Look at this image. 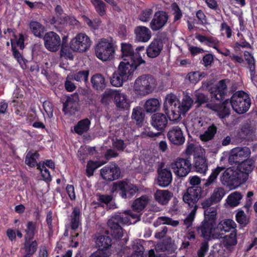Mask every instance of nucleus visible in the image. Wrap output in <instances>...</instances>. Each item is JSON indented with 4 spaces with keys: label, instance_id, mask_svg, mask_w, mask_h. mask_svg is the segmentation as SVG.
<instances>
[{
    "label": "nucleus",
    "instance_id": "f257e3e1",
    "mask_svg": "<svg viewBox=\"0 0 257 257\" xmlns=\"http://www.w3.org/2000/svg\"><path fill=\"white\" fill-rule=\"evenodd\" d=\"M193 102L190 96L186 95L180 102L175 95L171 93L166 96L163 109L170 120H176L191 108Z\"/></svg>",
    "mask_w": 257,
    "mask_h": 257
},
{
    "label": "nucleus",
    "instance_id": "f03ea898",
    "mask_svg": "<svg viewBox=\"0 0 257 257\" xmlns=\"http://www.w3.org/2000/svg\"><path fill=\"white\" fill-rule=\"evenodd\" d=\"M156 86L153 77L149 75H143L136 79L134 91L137 95L144 96L152 93Z\"/></svg>",
    "mask_w": 257,
    "mask_h": 257
},
{
    "label": "nucleus",
    "instance_id": "7ed1b4c3",
    "mask_svg": "<svg viewBox=\"0 0 257 257\" xmlns=\"http://www.w3.org/2000/svg\"><path fill=\"white\" fill-rule=\"evenodd\" d=\"M247 180V175L240 170L234 167L226 169L220 177L222 184L230 186L234 184H240Z\"/></svg>",
    "mask_w": 257,
    "mask_h": 257
},
{
    "label": "nucleus",
    "instance_id": "20e7f679",
    "mask_svg": "<svg viewBox=\"0 0 257 257\" xmlns=\"http://www.w3.org/2000/svg\"><path fill=\"white\" fill-rule=\"evenodd\" d=\"M230 103L236 113L243 114L248 110L250 106V99L247 94L242 91H238L232 95Z\"/></svg>",
    "mask_w": 257,
    "mask_h": 257
},
{
    "label": "nucleus",
    "instance_id": "39448f33",
    "mask_svg": "<svg viewBox=\"0 0 257 257\" xmlns=\"http://www.w3.org/2000/svg\"><path fill=\"white\" fill-rule=\"evenodd\" d=\"M128 216L125 213H119L113 216L108 221V226L111 229V235L116 239H119L123 235L121 225L128 223Z\"/></svg>",
    "mask_w": 257,
    "mask_h": 257
},
{
    "label": "nucleus",
    "instance_id": "423d86ee",
    "mask_svg": "<svg viewBox=\"0 0 257 257\" xmlns=\"http://www.w3.org/2000/svg\"><path fill=\"white\" fill-rule=\"evenodd\" d=\"M202 188L201 187H189L183 195V201L192 209H198L197 203L201 197Z\"/></svg>",
    "mask_w": 257,
    "mask_h": 257
},
{
    "label": "nucleus",
    "instance_id": "0eeeda50",
    "mask_svg": "<svg viewBox=\"0 0 257 257\" xmlns=\"http://www.w3.org/2000/svg\"><path fill=\"white\" fill-rule=\"evenodd\" d=\"M114 52L113 44L106 39H102L97 44L95 53L97 58L103 61L108 60Z\"/></svg>",
    "mask_w": 257,
    "mask_h": 257
},
{
    "label": "nucleus",
    "instance_id": "6e6552de",
    "mask_svg": "<svg viewBox=\"0 0 257 257\" xmlns=\"http://www.w3.org/2000/svg\"><path fill=\"white\" fill-rule=\"evenodd\" d=\"M113 188L119 190L120 196L124 199L131 198L139 190L137 185L125 180L114 183Z\"/></svg>",
    "mask_w": 257,
    "mask_h": 257
},
{
    "label": "nucleus",
    "instance_id": "1a4fd4ad",
    "mask_svg": "<svg viewBox=\"0 0 257 257\" xmlns=\"http://www.w3.org/2000/svg\"><path fill=\"white\" fill-rule=\"evenodd\" d=\"M170 166L175 174L179 177L186 176L191 169V162L188 159L177 158Z\"/></svg>",
    "mask_w": 257,
    "mask_h": 257
},
{
    "label": "nucleus",
    "instance_id": "9d476101",
    "mask_svg": "<svg viewBox=\"0 0 257 257\" xmlns=\"http://www.w3.org/2000/svg\"><path fill=\"white\" fill-rule=\"evenodd\" d=\"M91 45L89 38L85 34L79 33L73 38L70 42V47L75 52L86 51Z\"/></svg>",
    "mask_w": 257,
    "mask_h": 257
},
{
    "label": "nucleus",
    "instance_id": "9b49d317",
    "mask_svg": "<svg viewBox=\"0 0 257 257\" xmlns=\"http://www.w3.org/2000/svg\"><path fill=\"white\" fill-rule=\"evenodd\" d=\"M102 178L108 181H112L119 178L120 175L119 167L115 163H111L100 170Z\"/></svg>",
    "mask_w": 257,
    "mask_h": 257
},
{
    "label": "nucleus",
    "instance_id": "f8f14e48",
    "mask_svg": "<svg viewBox=\"0 0 257 257\" xmlns=\"http://www.w3.org/2000/svg\"><path fill=\"white\" fill-rule=\"evenodd\" d=\"M44 46L49 51L56 52L59 49L61 44L60 36L54 32L46 33L43 37Z\"/></svg>",
    "mask_w": 257,
    "mask_h": 257
},
{
    "label": "nucleus",
    "instance_id": "ddd939ff",
    "mask_svg": "<svg viewBox=\"0 0 257 257\" xmlns=\"http://www.w3.org/2000/svg\"><path fill=\"white\" fill-rule=\"evenodd\" d=\"M230 82L228 79L220 80L214 87L211 88L210 91L211 98H214L218 101L223 100L227 93V86Z\"/></svg>",
    "mask_w": 257,
    "mask_h": 257
},
{
    "label": "nucleus",
    "instance_id": "4468645a",
    "mask_svg": "<svg viewBox=\"0 0 257 257\" xmlns=\"http://www.w3.org/2000/svg\"><path fill=\"white\" fill-rule=\"evenodd\" d=\"M137 63L128 61V59L124 58V61L120 63L117 71L126 80H128L131 78L137 67L141 65Z\"/></svg>",
    "mask_w": 257,
    "mask_h": 257
},
{
    "label": "nucleus",
    "instance_id": "2eb2a0df",
    "mask_svg": "<svg viewBox=\"0 0 257 257\" xmlns=\"http://www.w3.org/2000/svg\"><path fill=\"white\" fill-rule=\"evenodd\" d=\"M122 57L128 59L131 62L138 63V64H141L145 63V61L142 59L140 54L135 53L132 48V46L128 43L121 44Z\"/></svg>",
    "mask_w": 257,
    "mask_h": 257
},
{
    "label": "nucleus",
    "instance_id": "dca6fc26",
    "mask_svg": "<svg viewBox=\"0 0 257 257\" xmlns=\"http://www.w3.org/2000/svg\"><path fill=\"white\" fill-rule=\"evenodd\" d=\"M168 19V14L166 12L159 11L156 12L154 15L150 23V28L153 31H158L165 26Z\"/></svg>",
    "mask_w": 257,
    "mask_h": 257
},
{
    "label": "nucleus",
    "instance_id": "f3484780",
    "mask_svg": "<svg viewBox=\"0 0 257 257\" xmlns=\"http://www.w3.org/2000/svg\"><path fill=\"white\" fill-rule=\"evenodd\" d=\"M157 173V184L159 186L165 187L172 182V174L169 169L163 168L160 166L158 168Z\"/></svg>",
    "mask_w": 257,
    "mask_h": 257
},
{
    "label": "nucleus",
    "instance_id": "a211bd4d",
    "mask_svg": "<svg viewBox=\"0 0 257 257\" xmlns=\"http://www.w3.org/2000/svg\"><path fill=\"white\" fill-rule=\"evenodd\" d=\"M169 141L176 145H181L185 142V137L181 127L173 126L170 128L167 134Z\"/></svg>",
    "mask_w": 257,
    "mask_h": 257
},
{
    "label": "nucleus",
    "instance_id": "6ab92c4d",
    "mask_svg": "<svg viewBox=\"0 0 257 257\" xmlns=\"http://www.w3.org/2000/svg\"><path fill=\"white\" fill-rule=\"evenodd\" d=\"M79 102L78 93H75L68 96L65 102L63 103V110L65 114L72 115L77 110Z\"/></svg>",
    "mask_w": 257,
    "mask_h": 257
},
{
    "label": "nucleus",
    "instance_id": "aec40b11",
    "mask_svg": "<svg viewBox=\"0 0 257 257\" xmlns=\"http://www.w3.org/2000/svg\"><path fill=\"white\" fill-rule=\"evenodd\" d=\"M151 124L156 130L163 131L168 124L166 115L162 113H156L151 116Z\"/></svg>",
    "mask_w": 257,
    "mask_h": 257
},
{
    "label": "nucleus",
    "instance_id": "412c9836",
    "mask_svg": "<svg viewBox=\"0 0 257 257\" xmlns=\"http://www.w3.org/2000/svg\"><path fill=\"white\" fill-rule=\"evenodd\" d=\"M95 244L98 250H102L108 253H111V239L107 235H98L95 236Z\"/></svg>",
    "mask_w": 257,
    "mask_h": 257
},
{
    "label": "nucleus",
    "instance_id": "4be33fe9",
    "mask_svg": "<svg viewBox=\"0 0 257 257\" xmlns=\"http://www.w3.org/2000/svg\"><path fill=\"white\" fill-rule=\"evenodd\" d=\"M227 100H225L221 105L217 103H207L205 107L216 111L218 116L223 118L230 114V108L226 106Z\"/></svg>",
    "mask_w": 257,
    "mask_h": 257
},
{
    "label": "nucleus",
    "instance_id": "5701e85b",
    "mask_svg": "<svg viewBox=\"0 0 257 257\" xmlns=\"http://www.w3.org/2000/svg\"><path fill=\"white\" fill-rule=\"evenodd\" d=\"M237 232L232 231L230 234L222 237L220 233L218 234V238H222V244L225 248L229 251H232L237 243L236 238Z\"/></svg>",
    "mask_w": 257,
    "mask_h": 257
},
{
    "label": "nucleus",
    "instance_id": "b1692460",
    "mask_svg": "<svg viewBox=\"0 0 257 257\" xmlns=\"http://www.w3.org/2000/svg\"><path fill=\"white\" fill-rule=\"evenodd\" d=\"M163 47L162 42L159 39H154L147 49V54L150 58H156L160 54Z\"/></svg>",
    "mask_w": 257,
    "mask_h": 257
},
{
    "label": "nucleus",
    "instance_id": "393cba45",
    "mask_svg": "<svg viewBox=\"0 0 257 257\" xmlns=\"http://www.w3.org/2000/svg\"><path fill=\"white\" fill-rule=\"evenodd\" d=\"M215 225L214 223L203 221L201 225L197 227L196 229L201 236L208 239L210 237L213 230L215 229Z\"/></svg>",
    "mask_w": 257,
    "mask_h": 257
},
{
    "label": "nucleus",
    "instance_id": "a878e982",
    "mask_svg": "<svg viewBox=\"0 0 257 257\" xmlns=\"http://www.w3.org/2000/svg\"><path fill=\"white\" fill-rule=\"evenodd\" d=\"M173 196V194L169 190H157L154 194V197L159 203L166 205Z\"/></svg>",
    "mask_w": 257,
    "mask_h": 257
},
{
    "label": "nucleus",
    "instance_id": "bb28decb",
    "mask_svg": "<svg viewBox=\"0 0 257 257\" xmlns=\"http://www.w3.org/2000/svg\"><path fill=\"white\" fill-rule=\"evenodd\" d=\"M236 224L232 219H226L221 220L217 225V229L220 231L227 232L235 231L237 232L236 229Z\"/></svg>",
    "mask_w": 257,
    "mask_h": 257
},
{
    "label": "nucleus",
    "instance_id": "cd10ccee",
    "mask_svg": "<svg viewBox=\"0 0 257 257\" xmlns=\"http://www.w3.org/2000/svg\"><path fill=\"white\" fill-rule=\"evenodd\" d=\"M135 32L136 35V39L139 41L146 42L151 37V32L146 27H137L135 29Z\"/></svg>",
    "mask_w": 257,
    "mask_h": 257
},
{
    "label": "nucleus",
    "instance_id": "c85d7f7f",
    "mask_svg": "<svg viewBox=\"0 0 257 257\" xmlns=\"http://www.w3.org/2000/svg\"><path fill=\"white\" fill-rule=\"evenodd\" d=\"M92 87L98 91L103 90L106 87V82L104 76L100 74H94L91 78Z\"/></svg>",
    "mask_w": 257,
    "mask_h": 257
},
{
    "label": "nucleus",
    "instance_id": "c756f323",
    "mask_svg": "<svg viewBox=\"0 0 257 257\" xmlns=\"http://www.w3.org/2000/svg\"><path fill=\"white\" fill-rule=\"evenodd\" d=\"M193 167L195 171L200 173H205L208 170V163L206 159L202 156L195 157Z\"/></svg>",
    "mask_w": 257,
    "mask_h": 257
},
{
    "label": "nucleus",
    "instance_id": "7c9ffc66",
    "mask_svg": "<svg viewBox=\"0 0 257 257\" xmlns=\"http://www.w3.org/2000/svg\"><path fill=\"white\" fill-rule=\"evenodd\" d=\"M29 28L33 34L38 38L42 37L44 32L46 31L45 26L36 21L30 22Z\"/></svg>",
    "mask_w": 257,
    "mask_h": 257
},
{
    "label": "nucleus",
    "instance_id": "2f4dec72",
    "mask_svg": "<svg viewBox=\"0 0 257 257\" xmlns=\"http://www.w3.org/2000/svg\"><path fill=\"white\" fill-rule=\"evenodd\" d=\"M244 57L248 64V68L250 72V76L253 81H257V75H255V62L252 55L248 52L245 51Z\"/></svg>",
    "mask_w": 257,
    "mask_h": 257
},
{
    "label": "nucleus",
    "instance_id": "473e14b6",
    "mask_svg": "<svg viewBox=\"0 0 257 257\" xmlns=\"http://www.w3.org/2000/svg\"><path fill=\"white\" fill-rule=\"evenodd\" d=\"M148 201L149 199L147 195L142 196L133 202L132 208L133 210L140 212L145 208Z\"/></svg>",
    "mask_w": 257,
    "mask_h": 257
},
{
    "label": "nucleus",
    "instance_id": "72a5a7b5",
    "mask_svg": "<svg viewBox=\"0 0 257 257\" xmlns=\"http://www.w3.org/2000/svg\"><path fill=\"white\" fill-rule=\"evenodd\" d=\"M217 208L218 206L216 205L215 206L211 207V208L204 210V221L215 224L217 218Z\"/></svg>",
    "mask_w": 257,
    "mask_h": 257
},
{
    "label": "nucleus",
    "instance_id": "f704fd0d",
    "mask_svg": "<svg viewBox=\"0 0 257 257\" xmlns=\"http://www.w3.org/2000/svg\"><path fill=\"white\" fill-rule=\"evenodd\" d=\"M160 103L159 100L155 98L148 99L144 105V108L147 112H154L159 110Z\"/></svg>",
    "mask_w": 257,
    "mask_h": 257
},
{
    "label": "nucleus",
    "instance_id": "c9c22d12",
    "mask_svg": "<svg viewBox=\"0 0 257 257\" xmlns=\"http://www.w3.org/2000/svg\"><path fill=\"white\" fill-rule=\"evenodd\" d=\"M207 129L200 135V139L203 142H208L213 139L217 132V127L214 124L208 126Z\"/></svg>",
    "mask_w": 257,
    "mask_h": 257
},
{
    "label": "nucleus",
    "instance_id": "e433bc0d",
    "mask_svg": "<svg viewBox=\"0 0 257 257\" xmlns=\"http://www.w3.org/2000/svg\"><path fill=\"white\" fill-rule=\"evenodd\" d=\"M37 247L38 243L36 240H25L23 248L26 252L25 255L31 257L36 252Z\"/></svg>",
    "mask_w": 257,
    "mask_h": 257
},
{
    "label": "nucleus",
    "instance_id": "4c0bfd02",
    "mask_svg": "<svg viewBox=\"0 0 257 257\" xmlns=\"http://www.w3.org/2000/svg\"><path fill=\"white\" fill-rule=\"evenodd\" d=\"M233 154L235 155L240 162L248 158L250 155V151L247 147H236L232 149Z\"/></svg>",
    "mask_w": 257,
    "mask_h": 257
},
{
    "label": "nucleus",
    "instance_id": "58836bf2",
    "mask_svg": "<svg viewBox=\"0 0 257 257\" xmlns=\"http://www.w3.org/2000/svg\"><path fill=\"white\" fill-rule=\"evenodd\" d=\"M254 161L251 160H247L241 162L239 164L238 169L241 172L247 175V179H248V174L253 170L254 167Z\"/></svg>",
    "mask_w": 257,
    "mask_h": 257
},
{
    "label": "nucleus",
    "instance_id": "ea45409f",
    "mask_svg": "<svg viewBox=\"0 0 257 257\" xmlns=\"http://www.w3.org/2000/svg\"><path fill=\"white\" fill-rule=\"evenodd\" d=\"M90 124V121L88 119H82L74 127V131L79 135H82L89 130Z\"/></svg>",
    "mask_w": 257,
    "mask_h": 257
},
{
    "label": "nucleus",
    "instance_id": "a19ab883",
    "mask_svg": "<svg viewBox=\"0 0 257 257\" xmlns=\"http://www.w3.org/2000/svg\"><path fill=\"white\" fill-rule=\"evenodd\" d=\"M194 98L195 100V104H196V107L199 108L201 107L203 104L207 103H212L209 102V98L207 95L200 92L198 91H195L194 93Z\"/></svg>",
    "mask_w": 257,
    "mask_h": 257
},
{
    "label": "nucleus",
    "instance_id": "79ce46f5",
    "mask_svg": "<svg viewBox=\"0 0 257 257\" xmlns=\"http://www.w3.org/2000/svg\"><path fill=\"white\" fill-rule=\"evenodd\" d=\"M242 197V196L240 193L238 192H234L230 194L228 196L226 201L227 204L230 207H235L239 204Z\"/></svg>",
    "mask_w": 257,
    "mask_h": 257
},
{
    "label": "nucleus",
    "instance_id": "37998d69",
    "mask_svg": "<svg viewBox=\"0 0 257 257\" xmlns=\"http://www.w3.org/2000/svg\"><path fill=\"white\" fill-rule=\"evenodd\" d=\"M224 169V167H218L213 170L209 178L204 184V186L205 187H208L215 183L218 175L221 171H223Z\"/></svg>",
    "mask_w": 257,
    "mask_h": 257
},
{
    "label": "nucleus",
    "instance_id": "c03bdc74",
    "mask_svg": "<svg viewBox=\"0 0 257 257\" xmlns=\"http://www.w3.org/2000/svg\"><path fill=\"white\" fill-rule=\"evenodd\" d=\"M126 81L117 70L113 73L110 80L111 85L115 87L121 86L123 82Z\"/></svg>",
    "mask_w": 257,
    "mask_h": 257
},
{
    "label": "nucleus",
    "instance_id": "a18cd8bd",
    "mask_svg": "<svg viewBox=\"0 0 257 257\" xmlns=\"http://www.w3.org/2000/svg\"><path fill=\"white\" fill-rule=\"evenodd\" d=\"M89 71H80L72 74L68 75V78H71L78 82H86L88 80Z\"/></svg>",
    "mask_w": 257,
    "mask_h": 257
},
{
    "label": "nucleus",
    "instance_id": "49530a36",
    "mask_svg": "<svg viewBox=\"0 0 257 257\" xmlns=\"http://www.w3.org/2000/svg\"><path fill=\"white\" fill-rule=\"evenodd\" d=\"M114 100L116 106L118 107L124 108L128 106L126 95L124 93H120L119 91L116 95L115 96Z\"/></svg>",
    "mask_w": 257,
    "mask_h": 257
},
{
    "label": "nucleus",
    "instance_id": "de8ad7c7",
    "mask_svg": "<svg viewBox=\"0 0 257 257\" xmlns=\"http://www.w3.org/2000/svg\"><path fill=\"white\" fill-rule=\"evenodd\" d=\"M25 232V240H32L36 233V223L32 221L28 222Z\"/></svg>",
    "mask_w": 257,
    "mask_h": 257
},
{
    "label": "nucleus",
    "instance_id": "09e8293b",
    "mask_svg": "<svg viewBox=\"0 0 257 257\" xmlns=\"http://www.w3.org/2000/svg\"><path fill=\"white\" fill-rule=\"evenodd\" d=\"M80 214L79 209L74 208L71 215V228L73 230L77 229L80 224Z\"/></svg>",
    "mask_w": 257,
    "mask_h": 257
},
{
    "label": "nucleus",
    "instance_id": "8fccbe9b",
    "mask_svg": "<svg viewBox=\"0 0 257 257\" xmlns=\"http://www.w3.org/2000/svg\"><path fill=\"white\" fill-rule=\"evenodd\" d=\"M225 194V191L222 187L215 188L210 196L216 203H219Z\"/></svg>",
    "mask_w": 257,
    "mask_h": 257
},
{
    "label": "nucleus",
    "instance_id": "3c124183",
    "mask_svg": "<svg viewBox=\"0 0 257 257\" xmlns=\"http://www.w3.org/2000/svg\"><path fill=\"white\" fill-rule=\"evenodd\" d=\"M39 154L37 152H28L26 156L25 163L30 167H35L36 165L38 166L37 160L39 159Z\"/></svg>",
    "mask_w": 257,
    "mask_h": 257
},
{
    "label": "nucleus",
    "instance_id": "603ef678",
    "mask_svg": "<svg viewBox=\"0 0 257 257\" xmlns=\"http://www.w3.org/2000/svg\"><path fill=\"white\" fill-rule=\"evenodd\" d=\"M192 126L196 131H201L206 128L208 125L207 121L203 118H195L192 121Z\"/></svg>",
    "mask_w": 257,
    "mask_h": 257
},
{
    "label": "nucleus",
    "instance_id": "864d4df0",
    "mask_svg": "<svg viewBox=\"0 0 257 257\" xmlns=\"http://www.w3.org/2000/svg\"><path fill=\"white\" fill-rule=\"evenodd\" d=\"M96 11L100 16H104L106 13L105 4L101 0H91Z\"/></svg>",
    "mask_w": 257,
    "mask_h": 257
},
{
    "label": "nucleus",
    "instance_id": "5fc2aeb1",
    "mask_svg": "<svg viewBox=\"0 0 257 257\" xmlns=\"http://www.w3.org/2000/svg\"><path fill=\"white\" fill-rule=\"evenodd\" d=\"M161 222L164 224L171 225L173 226H176L179 224V221L177 220H173L172 218L168 217L162 216L158 218L157 220L154 223V225L155 226H157Z\"/></svg>",
    "mask_w": 257,
    "mask_h": 257
},
{
    "label": "nucleus",
    "instance_id": "6e6d98bb",
    "mask_svg": "<svg viewBox=\"0 0 257 257\" xmlns=\"http://www.w3.org/2000/svg\"><path fill=\"white\" fill-rule=\"evenodd\" d=\"M144 113L141 107H137L133 109L132 118L140 124L144 119Z\"/></svg>",
    "mask_w": 257,
    "mask_h": 257
},
{
    "label": "nucleus",
    "instance_id": "4d7b16f0",
    "mask_svg": "<svg viewBox=\"0 0 257 257\" xmlns=\"http://www.w3.org/2000/svg\"><path fill=\"white\" fill-rule=\"evenodd\" d=\"M118 91L112 89H107L104 91L102 95L101 101L103 103H107L112 98H115Z\"/></svg>",
    "mask_w": 257,
    "mask_h": 257
},
{
    "label": "nucleus",
    "instance_id": "13d9d810",
    "mask_svg": "<svg viewBox=\"0 0 257 257\" xmlns=\"http://www.w3.org/2000/svg\"><path fill=\"white\" fill-rule=\"evenodd\" d=\"M102 164H100L99 162H93L89 161L86 166V175L88 177H90L93 175V173L95 170L100 166Z\"/></svg>",
    "mask_w": 257,
    "mask_h": 257
},
{
    "label": "nucleus",
    "instance_id": "bf43d9fd",
    "mask_svg": "<svg viewBox=\"0 0 257 257\" xmlns=\"http://www.w3.org/2000/svg\"><path fill=\"white\" fill-rule=\"evenodd\" d=\"M71 50H72L70 47H69L68 46L65 45L63 44L61 49V57L72 60L73 59V56Z\"/></svg>",
    "mask_w": 257,
    "mask_h": 257
},
{
    "label": "nucleus",
    "instance_id": "052dcab7",
    "mask_svg": "<svg viewBox=\"0 0 257 257\" xmlns=\"http://www.w3.org/2000/svg\"><path fill=\"white\" fill-rule=\"evenodd\" d=\"M172 244L169 241H163L157 244L156 249L157 250L165 251L170 250L172 247Z\"/></svg>",
    "mask_w": 257,
    "mask_h": 257
},
{
    "label": "nucleus",
    "instance_id": "680f3d73",
    "mask_svg": "<svg viewBox=\"0 0 257 257\" xmlns=\"http://www.w3.org/2000/svg\"><path fill=\"white\" fill-rule=\"evenodd\" d=\"M112 146L117 151L122 152L126 146L123 140L115 138L112 139Z\"/></svg>",
    "mask_w": 257,
    "mask_h": 257
},
{
    "label": "nucleus",
    "instance_id": "e2e57ef3",
    "mask_svg": "<svg viewBox=\"0 0 257 257\" xmlns=\"http://www.w3.org/2000/svg\"><path fill=\"white\" fill-rule=\"evenodd\" d=\"M252 133V130L248 124H245L242 126L240 131V136L242 138L249 139Z\"/></svg>",
    "mask_w": 257,
    "mask_h": 257
},
{
    "label": "nucleus",
    "instance_id": "0e129e2a",
    "mask_svg": "<svg viewBox=\"0 0 257 257\" xmlns=\"http://www.w3.org/2000/svg\"><path fill=\"white\" fill-rule=\"evenodd\" d=\"M236 219L238 223L245 225L248 223V219L242 210H239L236 214Z\"/></svg>",
    "mask_w": 257,
    "mask_h": 257
},
{
    "label": "nucleus",
    "instance_id": "69168bd1",
    "mask_svg": "<svg viewBox=\"0 0 257 257\" xmlns=\"http://www.w3.org/2000/svg\"><path fill=\"white\" fill-rule=\"evenodd\" d=\"M216 204L217 203L210 197L205 198L201 202V207L204 210L211 208L213 206H215L214 205Z\"/></svg>",
    "mask_w": 257,
    "mask_h": 257
},
{
    "label": "nucleus",
    "instance_id": "338daca9",
    "mask_svg": "<svg viewBox=\"0 0 257 257\" xmlns=\"http://www.w3.org/2000/svg\"><path fill=\"white\" fill-rule=\"evenodd\" d=\"M152 13L153 11L151 9H148L142 11L139 16V20L144 22H148L150 19Z\"/></svg>",
    "mask_w": 257,
    "mask_h": 257
},
{
    "label": "nucleus",
    "instance_id": "774afa93",
    "mask_svg": "<svg viewBox=\"0 0 257 257\" xmlns=\"http://www.w3.org/2000/svg\"><path fill=\"white\" fill-rule=\"evenodd\" d=\"M201 75L198 72H191L189 73L187 75V78L192 83H196L200 80Z\"/></svg>",
    "mask_w": 257,
    "mask_h": 257
}]
</instances>
